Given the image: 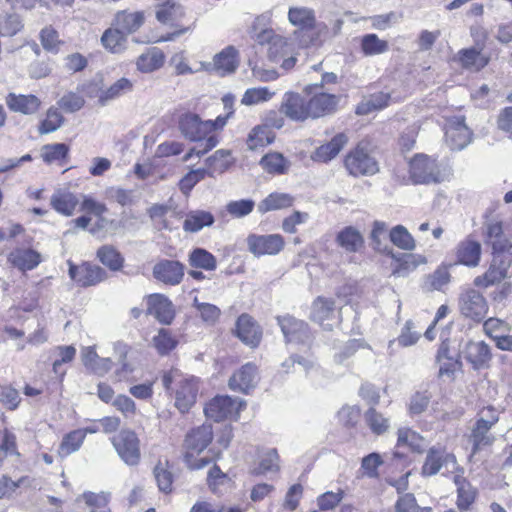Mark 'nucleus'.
<instances>
[{
    "instance_id": "obj_38",
    "label": "nucleus",
    "mask_w": 512,
    "mask_h": 512,
    "mask_svg": "<svg viewBox=\"0 0 512 512\" xmlns=\"http://www.w3.org/2000/svg\"><path fill=\"white\" fill-rule=\"evenodd\" d=\"M295 198L284 192H271L258 205V212L262 215L276 210L288 209L293 206Z\"/></svg>"
},
{
    "instance_id": "obj_55",
    "label": "nucleus",
    "mask_w": 512,
    "mask_h": 512,
    "mask_svg": "<svg viewBox=\"0 0 512 512\" xmlns=\"http://www.w3.org/2000/svg\"><path fill=\"white\" fill-rule=\"evenodd\" d=\"M70 147L65 143L46 144L42 147L41 158L46 164H65L69 159Z\"/></svg>"
},
{
    "instance_id": "obj_22",
    "label": "nucleus",
    "mask_w": 512,
    "mask_h": 512,
    "mask_svg": "<svg viewBox=\"0 0 512 512\" xmlns=\"http://www.w3.org/2000/svg\"><path fill=\"white\" fill-rule=\"evenodd\" d=\"M329 33V28L325 23H316L311 28L295 29L293 38L299 48L309 49L321 47Z\"/></svg>"
},
{
    "instance_id": "obj_48",
    "label": "nucleus",
    "mask_w": 512,
    "mask_h": 512,
    "mask_svg": "<svg viewBox=\"0 0 512 512\" xmlns=\"http://www.w3.org/2000/svg\"><path fill=\"white\" fill-rule=\"evenodd\" d=\"M275 140V133L262 124L254 126L246 138V145L250 150L265 148Z\"/></svg>"
},
{
    "instance_id": "obj_35",
    "label": "nucleus",
    "mask_w": 512,
    "mask_h": 512,
    "mask_svg": "<svg viewBox=\"0 0 512 512\" xmlns=\"http://www.w3.org/2000/svg\"><path fill=\"white\" fill-rule=\"evenodd\" d=\"M206 484L209 490L216 495L222 494L224 491L235 486L232 477L228 473L223 472L216 462H213V466L207 472Z\"/></svg>"
},
{
    "instance_id": "obj_57",
    "label": "nucleus",
    "mask_w": 512,
    "mask_h": 512,
    "mask_svg": "<svg viewBox=\"0 0 512 512\" xmlns=\"http://www.w3.org/2000/svg\"><path fill=\"white\" fill-rule=\"evenodd\" d=\"M389 239L397 248L404 251H412L416 248V240L403 225H396L389 231Z\"/></svg>"
},
{
    "instance_id": "obj_59",
    "label": "nucleus",
    "mask_w": 512,
    "mask_h": 512,
    "mask_svg": "<svg viewBox=\"0 0 512 512\" xmlns=\"http://www.w3.org/2000/svg\"><path fill=\"white\" fill-rule=\"evenodd\" d=\"M423 437L408 427H401L397 430L396 447H408L413 452H421Z\"/></svg>"
},
{
    "instance_id": "obj_1",
    "label": "nucleus",
    "mask_w": 512,
    "mask_h": 512,
    "mask_svg": "<svg viewBox=\"0 0 512 512\" xmlns=\"http://www.w3.org/2000/svg\"><path fill=\"white\" fill-rule=\"evenodd\" d=\"M339 102V95L323 92L321 85H308L302 93L286 92L279 109L265 113L262 125L272 130L283 128L285 118L295 123L325 118L338 110Z\"/></svg>"
},
{
    "instance_id": "obj_40",
    "label": "nucleus",
    "mask_w": 512,
    "mask_h": 512,
    "mask_svg": "<svg viewBox=\"0 0 512 512\" xmlns=\"http://www.w3.org/2000/svg\"><path fill=\"white\" fill-rule=\"evenodd\" d=\"M205 163L206 175L214 177L229 170L234 164V159L230 151L220 149L208 157Z\"/></svg>"
},
{
    "instance_id": "obj_51",
    "label": "nucleus",
    "mask_w": 512,
    "mask_h": 512,
    "mask_svg": "<svg viewBox=\"0 0 512 512\" xmlns=\"http://www.w3.org/2000/svg\"><path fill=\"white\" fill-rule=\"evenodd\" d=\"M278 323L287 342L300 339L301 334L305 333L308 328L305 322L290 315L279 317Z\"/></svg>"
},
{
    "instance_id": "obj_39",
    "label": "nucleus",
    "mask_w": 512,
    "mask_h": 512,
    "mask_svg": "<svg viewBox=\"0 0 512 512\" xmlns=\"http://www.w3.org/2000/svg\"><path fill=\"white\" fill-rule=\"evenodd\" d=\"M259 165L269 175H284L290 169V161L280 152L270 151L264 154Z\"/></svg>"
},
{
    "instance_id": "obj_45",
    "label": "nucleus",
    "mask_w": 512,
    "mask_h": 512,
    "mask_svg": "<svg viewBox=\"0 0 512 512\" xmlns=\"http://www.w3.org/2000/svg\"><path fill=\"white\" fill-rule=\"evenodd\" d=\"M391 103V94L388 92H375L363 99L356 107L358 115H367L374 111L382 110Z\"/></svg>"
},
{
    "instance_id": "obj_37",
    "label": "nucleus",
    "mask_w": 512,
    "mask_h": 512,
    "mask_svg": "<svg viewBox=\"0 0 512 512\" xmlns=\"http://www.w3.org/2000/svg\"><path fill=\"white\" fill-rule=\"evenodd\" d=\"M50 204L57 213L69 217L74 214L80 201L75 193L58 190L51 196Z\"/></svg>"
},
{
    "instance_id": "obj_5",
    "label": "nucleus",
    "mask_w": 512,
    "mask_h": 512,
    "mask_svg": "<svg viewBox=\"0 0 512 512\" xmlns=\"http://www.w3.org/2000/svg\"><path fill=\"white\" fill-rule=\"evenodd\" d=\"M155 17L158 22L173 28V31L159 37L148 39L147 43H161L173 41L189 31V27L182 23L185 17L184 8L175 0H164L156 6Z\"/></svg>"
},
{
    "instance_id": "obj_14",
    "label": "nucleus",
    "mask_w": 512,
    "mask_h": 512,
    "mask_svg": "<svg viewBox=\"0 0 512 512\" xmlns=\"http://www.w3.org/2000/svg\"><path fill=\"white\" fill-rule=\"evenodd\" d=\"M231 332L233 336L251 349H257L263 340L262 326L248 313H242L237 317Z\"/></svg>"
},
{
    "instance_id": "obj_24",
    "label": "nucleus",
    "mask_w": 512,
    "mask_h": 512,
    "mask_svg": "<svg viewBox=\"0 0 512 512\" xmlns=\"http://www.w3.org/2000/svg\"><path fill=\"white\" fill-rule=\"evenodd\" d=\"M198 382L195 378H181L174 391L175 406L181 413L188 412L196 403Z\"/></svg>"
},
{
    "instance_id": "obj_2",
    "label": "nucleus",
    "mask_w": 512,
    "mask_h": 512,
    "mask_svg": "<svg viewBox=\"0 0 512 512\" xmlns=\"http://www.w3.org/2000/svg\"><path fill=\"white\" fill-rule=\"evenodd\" d=\"M222 102L226 113L217 116L214 120H202L198 114L191 111H183L177 115L176 122L182 136L191 142L198 143L197 147H192L184 155V162L193 156L201 157L207 154L219 144L221 132L235 113L232 95H224Z\"/></svg>"
},
{
    "instance_id": "obj_56",
    "label": "nucleus",
    "mask_w": 512,
    "mask_h": 512,
    "mask_svg": "<svg viewBox=\"0 0 512 512\" xmlns=\"http://www.w3.org/2000/svg\"><path fill=\"white\" fill-rule=\"evenodd\" d=\"M39 40L43 49L53 54H58L65 44V41L60 38L59 32L52 25H47L40 30Z\"/></svg>"
},
{
    "instance_id": "obj_43",
    "label": "nucleus",
    "mask_w": 512,
    "mask_h": 512,
    "mask_svg": "<svg viewBox=\"0 0 512 512\" xmlns=\"http://www.w3.org/2000/svg\"><path fill=\"white\" fill-rule=\"evenodd\" d=\"M336 242L345 251L350 253L362 250L365 243L361 233L352 226H347L339 231L336 236Z\"/></svg>"
},
{
    "instance_id": "obj_64",
    "label": "nucleus",
    "mask_w": 512,
    "mask_h": 512,
    "mask_svg": "<svg viewBox=\"0 0 512 512\" xmlns=\"http://www.w3.org/2000/svg\"><path fill=\"white\" fill-rule=\"evenodd\" d=\"M274 94L267 87L249 88L243 94L241 103L246 106L256 105L271 100Z\"/></svg>"
},
{
    "instance_id": "obj_11",
    "label": "nucleus",
    "mask_w": 512,
    "mask_h": 512,
    "mask_svg": "<svg viewBox=\"0 0 512 512\" xmlns=\"http://www.w3.org/2000/svg\"><path fill=\"white\" fill-rule=\"evenodd\" d=\"M310 320L330 331L342 322V306L333 298L318 296L312 302Z\"/></svg>"
},
{
    "instance_id": "obj_20",
    "label": "nucleus",
    "mask_w": 512,
    "mask_h": 512,
    "mask_svg": "<svg viewBox=\"0 0 512 512\" xmlns=\"http://www.w3.org/2000/svg\"><path fill=\"white\" fill-rule=\"evenodd\" d=\"M152 273L158 282L167 286H176L184 278L185 266L177 260L162 259L154 265Z\"/></svg>"
},
{
    "instance_id": "obj_60",
    "label": "nucleus",
    "mask_w": 512,
    "mask_h": 512,
    "mask_svg": "<svg viewBox=\"0 0 512 512\" xmlns=\"http://www.w3.org/2000/svg\"><path fill=\"white\" fill-rule=\"evenodd\" d=\"M361 52L365 56L383 54L388 51L389 44L386 40L380 39L376 34H365L360 41Z\"/></svg>"
},
{
    "instance_id": "obj_6",
    "label": "nucleus",
    "mask_w": 512,
    "mask_h": 512,
    "mask_svg": "<svg viewBox=\"0 0 512 512\" xmlns=\"http://www.w3.org/2000/svg\"><path fill=\"white\" fill-rule=\"evenodd\" d=\"M498 421L499 413L491 405L483 407L478 412L476 421L469 435L473 454L490 447L494 443L495 437L490 431Z\"/></svg>"
},
{
    "instance_id": "obj_19",
    "label": "nucleus",
    "mask_w": 512,
    "mask_h": 512,
    "mask_svg": "<svg viewBox=\"0 0 512 512\" xmlns=\"http://www.w3.org/2000/svg\"><path fill=\"white\" fill-rule=\"evenodd\" d=\"M69 264V276L80 287H90L104 281L107 274L103 268L90 262H82L76 265Z\"/></svg>"
},
{
    "instance_id": "obj_29",
    "label": "nucleus",
    "mask_w": 512,
    "mask_h": 512,
    "mask_svg": "<svg viewBox=\"0 0 512 512\" xmlns=\"http://www.w3.org/2000/svg\"><path fill=\"white\" fill-rule=\"evenodd\" d=\"M392 258L391 275L394 277L407 276L420 265L426 264L427 259L424 255L413 253L395 254L389 253Z\"/></svg>"
},
{
    "instance_id": "obj_8",
    "label": "nucleus",
    "mask_w": 512,
    "mask_h": 512,
    "mask_svg": "<svg viewBox=\"0 0 512 512\" xmlns=\"http://www.w3.org/2000/svg\"><path fill=\"white\" fill-rule=\"evenodd\" d=\"M408 175L413 184L439 183L442 180L441 166L437 159L417 153L408 161Z\"/></svg>"
},
{
    "instance_id": "obj_52",
    "label": "nucleus",
    "mask_w": 512,
    "mask_h": 512,
    "mask_svg": "<svg viewBox=\"0 0 512 512\" xmlns=\"http://www.w3.org/2000/svg\"><path fill=\"white\" fill-rule=\"evenodd\" d=\"M188 262L195 269L214 271L217 268L216 257L204 248H194L189 253Z\"/></svg>"
},
{
    "instance_id": "obj_50",
    "label": "nucleus",
    "mask_w": 512,
    "mask_h": 512,
    "mask_svg": "<svg viewBox=\"0 0 512 512\" xmlns=\"http://www.w3.org/2000/svg\"><path fill=\"white\" fill-rule=\"evenodd\" d=\"M153 474L159 490L165 494L173 492L174 475L171 471V464L168 459L159 460L153 469Z\"/></svg>"
},
{
    "instance_id": "obj_36",
    "label": "nucleus",
    "mask_w": 512,
    "mask_h": 512,
    "mask_svg": "<svg viewBox=\"0 0 512 512\" xmlns=\"http://www.w3.org/2000/svg\"><path fill=\"white\" fill-rule=\"evenodd\" d=\"M436 361L439 364V375L452 377L461 368L459 359L450 353L449 340H443L438 348Z\"/></svg>"
},
{
    "instance_id": "obj_41",
    "label": "nucleus",
    "mask_w": 512,
    "mask_h": 512,
    "mask_svg": "<svg viewBox=\"0 0 512 512\" xmlns=\"http://www.w3.org/2000/svg\"><path fill=\"white\" fill-rule=\"evenodd\" d=\"M103 47L113 54H119L126 49L127 34L112 24L101 36Z\"/></svg>"
},
{
    "instance_id": "obj_62",
    "label": "nucleus",
    "mask_w": 512,
    "mask_h": 512,
    "mask_svg": "<svg viewBox=\"0 0 512 512\" xmlns=\"http://www.w3.org/2000/svg\"><path fill=\"white\" fill-rule=\"evenodd\" d=\"M63 122L64 117L61 112L55 107H50L38 125V132L41 135L52 133L60 128Z\"/></svg>"
},
{
    "instance_id": "obj_46",
    "label": "nucleus",
    "mask_w": 512,
    "mask_h": 512,
    "mask_svg": "<svg viewBox=\"0 0 512 512\" xmlns=\"http://www.w3.org/2000/svg\"><path fill=\"white\" fill-rule=\"evenodd\" d=\"M133 88V82L128 78L122 77L106 89H103L99 92L98 102L101 105H106L108 102L120 98L123 95L131 92Z\"/></svg>"
},
{
    "instance_id": "obj_42",
    "label": "nucleus",
    "mask_w": 512,
    "mask_h": 512,
    "mask_svg": "<svg viewBox=\"0 0 512 512\" xmlns=\"http://www.w3.org/2000/svg\"><path fill=\"white\" fill-rule=\"evenodd\" d=\"M214 68L222 75L232 73L239 64V53L234 46H227L214 56Z\"/></svg>"
},
{
    "instance_id": "obj_44",
    "label": "nucleus",
    "mask_w": 512,
    "mask_h": 512,
    "mask_svg": "<svg viewBox=\"0 0 512 512\" xmlns=\"http://www.w3.org/2000/svg\"><path fill=\"white\" fill-rule=\"evenodd\" d=\"M88 432L93 431L88 429H75L65 434L57 451L59 457L65 458L79 450Z\"/></svg>"
},
{
    "instance_id": "obj_31",
    "label": "nucleus",
    "mask_w": 512,
    "mask_h": 512,
    "mask_svg": "<svg viewBox=\"0 0 512 512\" xmlns=\"http://www.w3.org/2000/svg\"><path fill=\"white\" fill-rule=\"evenodd\" d=\"M463 353L475 370L487 368L492 359L491 349L484 341H468Z\"/></svg>"
},
{
    "instance_id": "obj_54",
    "label": "nucleus",
    "mask_w": 512,
    "mask_h": 512,
    "mask_svg": "<svg viewBox=\"0 0 512 512\" xmlns=\"http://www.w3.org/2000/svg\"><path fill=\"white\" fill-rule=\"evenodd\" d=\"M98 260L109 270L119 271L123 268L124 258L112 245H103L96 252Z\"/></svg>"
},
{
    "instance_id": "obj_25",
    "label": "nucleus",
    "mask_w": 512,
    "mask_h": 512,
    "mask_svg": "<svg viewBox=\"0 0 512 512\" xmlns=\"http://www.w3.org/2000/svg\"><path fill=\"white\" fill-rule=\"evenodd\" d=\"M454 454L447 451L444 445H435L428 449L425 461L421 467V474L430 477L437 474L444 464L455 462Z\"/></svg>"
},
{
    "instance_id": "obj_28",
    "label": "nucleus",
    "mask_w": 512,
    "mask_h": 512,
    "mask_svg": "<svg viewBox=\"0 0 512 512\" xmlns=\"http://www.w3.org/2000/svg\"><path fill=\"white\" fill-rule=\"evenodd\" d=\"M5 102L10 111L23 115L36 114L42 107L41 99L34 94H16L11 92L5 97Z\"/></svg>"
},
{
    "instance_id": "obj_53",
    "label": "nucleus",
    "mask_w": 512,
    "mask_h": 512,
    "mask_svg": "<svg viewBox=\"0 0 512 512\" xmlns=\"http://www.w3.org/2000/svg\"><path fill=\"white\" fill-rule=\"evenodd\" d=\"M486 243L492 247V253L506 254L508 241L504 236L502 224L490 223L486 230Z\"/></svg>"
},
{
    "instance_id": "obj_15",
    "label": "nucleus",
    "mask_w": 512,
    "mask_h": 512,
    "mask_svg": "<svg viewBox=\"0 0 512 512\" xmlns=\"http://www.w3.org/2000/svg\"><path fill=\"white\" fill-rule=\"evenodd\" d=\"M119 457L130 466H136L141 459L140 440L130 429H122L111 438Z\"/></svg>"
},
{
    "instance_id": "obj_26",
    "label": "nucleus",
    "mask_w": 512,
    "mask_h": 512,
    "mask_svg": "<svg viewBox=\"0 0 512 512\" xmlns=\"http://www.w3.org/2000/svg\"><path fill=\"white\" fill-rule=\"evenodd\" d=\"M454 484L456 486V508L459 512L472 511L479 497L478 489L462 476H455Z\"/></svg>"
},
{
    "instance_id": "obj_7",
    "label": "nucleus",
    "mask_w": 512,
    "mask_h": 512,
    "mask_svg": "<svg viewBox=\"0 0 512 512\" xmlns=\"http://www.w3.org/2000/svg\"><path fill=\"white\" fill-rule=\"evenodd\" d=\"M252 29L253 34L251 37L254 41L253 48L255 51L263 52L265 50L270 62H279L288 47V39L276 33L273 28H264L258 31L254 25Z\"/></svg>"
},
{
    "instance_id": "obj_33",
    "label": "nucleus",
    "mask_w": 512,
    "mask_h": 512,
    "mask_svg": "<svg viewBox=\"0 0 512 512\" xmlns=\"http://www.w3.org/2000/svg\"><path fill=\"white\" fill-rule=\"evenodd\" d=\"M166 56L158 47L147 48L136 59V68L141 73H152L159 70L165 64Z\"/></svg>"
},
{
    "instance_id": "obj_30",
    "label": "nucleus",
    "mask_w": 512,
    "mask_h": 512,
    "mask_svg": "<svg viewBox=\"0 0 512 512\" xmlns=\"http://www.w3.org/2000/svg\"><path fill=\"white\" fill-rule=\"evenodd\" d=\"M348 141L349 138L346 133H337L330 141L318 146L311 154V159L318 163H328L341 152Z\"/></svg>"
},
{
    "instance_id": "obj_49",
    "label": "nucleus",
    "mask_w": 512,
    "mask_h": 512,
    "mask_svg": "<svg viewBox=\"0 0 512 512\" xmlns=\"http://www.w3.org/2000/svg\"><path fill=\"white\" fill-rule=\"evenodd\" d=\"M215 219L211 212L204 210H195L187 213L183 222V229L189 233H195L213 225Z\"/></svg>"
},
{
    "instance_id": "obj_34",
    "label": "nucleus",
    "mask_w": 512,
    "mask_h": 512,
    "mask_svg": "<svg viewBox=\"0 0 512 512\" xmlns=\"http://www.w3.org/2000/svg\"><path fill=\"white\" fill-rule=\"evenodd\" d=\"M41 260L40 253L30 248H16L8 255L9 263L21 271L36 268Z\"/></svg>"
},
{
    "instance_id": "obj_58",
    "label": "nucleus",
    "mask_w": 512,
    "mask_h": 512,
    "mask_svg": "<svg viewBox=\"0 0 512 512\" xmlns=\"http://www.w3.org/2000/svg\"><path fill=\"white\" fill-rule=\"evenodd\" d=\"M364 420L370 431L376 436L383 435L389 430V419L384 417L375 407L366 410Z\"/></svg>"
},
{
    "instance_id": "obj_16",
    "label": "nucleus",
    "mask_w": 512,
    "mask_h": 512,
    "mask_svg": "<svg viewBox=\"0 0 512 512\" xmlns=\"http://www.w3.org/2000/svg\"><path fill=\"white\" fill-rule=\"evenodd\" d=\"M444 133L446 142L453 150L463 149L472 139V132L466 125L464 116L446 118Z\"/></svg>"
},
{
    "instance_id": "obj_3",
    "label": "nucleus",
    "mask_w": 512,
    "mask_h": 512,
    "mask_svg": "<svg viewBox=\"0 0 512 512\" xmlns=\"http://www.w3.org/2000/svg\"><path fill=\"white\" fill-rule=\"evenodd\" d=\"M215 438L211 423L190 428L182 442V460L189 470L197 471L221 459L233 438V428L225 425L217 435L218 447H211Z\"/></svg>"
},
{
    "instance_id": "obj_47",
    "label": "nucleus",
    "mask_w": 512,
    "mask_h": 512,
    "mask_svg": "<svg viewBox=\"0 0 512 512\" xmlns=\"http://www.w3.org/2000/svg\"><path fill=\"white\" fill-rule=\"evenodd\" d=\"M288 21L296 29L311 28L318 23L315 11L312 8L293 6L288 10Z\"/></svg>"
},
{
    "instance_id": "obj_4",
    "label": "nucleus",
    "mask_w": 512,
    "mask_h": 512,
    "mask_svg": "<svg viewBox=\"0 0 512 512\" xmlns=\"http://www.w3.org/2000/svg\"><path fill=\"white\" fill-rule=\"evenodd\" d=\"M343 167L348 175L372 177L380 172V163L375 155V146L370 139L364 138L350 148L343 157Z\"/></svg>"
},
{
    "instance_id": "obj_23",
    "label": "nucleus",
    "mask_w": 512,
    "mask_h": 512,
    "mask_svg": "<svg viewBox=\"0 0 512 512\" xmlns=\"http://www.w3.org/2000/svg\"><path fill=\"white\" fill-rule=\"evenodd\" d=\"M481 255V243L471 235L461 240L455 248L456 264L469 268H475L480 264Z\"/></svg>"
},
{
    "instance_id": "obj_27",
    "label": "nucleus",
    "mask_w": 512,
    "mask_h": 512,
    "mask_svg": "<svg viewBox=\"0 0 512 512\" xmlns=\"http://www.w3.org/2000/svg\"><path fill=\"white\" fill-rule=\"evenodd\" d=\"M455 61L462 69L479 72L490 62V56L483 52L482 47L464 48L458 51Z\"/></svg>"
},
{
    "instance_id": "obj_17",
    "label": "nucleus",
    "mask_w": 512,
    "mask_h": 512,
    "mask_svg": "<svg viewBox=\"0 0 512 512\" xmlns=\"http://www.w3.org/2000/svg\"><path fill=\"white\" fill-rule=\"evenodd\" d=\"M249 251L257 256L277 255L285 247V239L281 234H250L247 237Z\"/></svg>"
},
{
    "instance_id": "obj_13",
    "label": "nucleus",
    "mask_w": 512,
    "mask_h": 512,
    "mask_svg": "<svg viewBox=\"0 0 512 512\" xmlns=\"http://www.w3.org/2000/svg\"><path fill=\"white\" fill-rule=\"evenodd\" d=\"M245 407L242 400L233 399L227 395H218L206 403L204 407L205 415L214 421L237 420L240 411Z\"/></svg>"
},
{
    "instance_id": "obj_18",
    "label": "nucleus",
    "mask_w": 512,
    "mask_h": 512,
    "mask_svg": "<svg viewBox=\"0 0 512 512\" xmlns=\"http://www.w3.org/2000/svg\"><path fill=\"white\" fill-rule=\"evenodd\" d=\"M146 315L153 316L159 323L169 325L175 318L172 301L162 293H152L144 297Z\"/></svg>"
},
{
    "instance_id": "obj_61",
    "label": "nucleus",
    "mask_w": 512,
    "mask_h": 512,
    "mask_svg": "<svg viewBox=\"0 0 512 512\" xmlns=\"http://www.w3.org/2000/svg\"><path fill=\"white\" fill-rule=\"evenodd\" d=\"M153 345L161 356L168 355L178 345V340L168 329L161 328L153 337Z\"/></svg>"
},
{
    "instance_id": "obj_21",
    "label": "nucleus",
    "mask_w": 512,
    "mask_h": 512,
    "mask_svg": "<svg viewBox=\"0 0 512 512\" xmlns=\"http://www.w3.org/2000/svg\"><path fill=\"white\" fill-rule=\"evenodd\" d=\"M259 380L258 367L255 363L248 362L236 370L228 381L231 390L248 394L255 388Z\"/></svg>"
},
{
    "instance_id": "obj_9",
    "label": "nucleus",
    "mask_w": 512,
    "mask_h": 512,
    "mask_svg": "<svg viewBox=\"0 0 512 512\" xmlns=\"http://www.w3.org/2000/svg\"><path fill=\"white\" fill-rule=\"evenodd\" d=\"M460 315L470 324L478 325L484 321L489 304L486 297L477 289L468 288L458 298Z\"/></svg>"
},
{
    "instance_id": "obj_10",
    "label": "nucleus",
    "mask_w": 512,
    "mask_h": 512,
    "mask_svg": "<svg viewBox=\"0 0 512 512\" xmlns=\"http://www.w3.org/2000/svg\"><path fill=\"white\" fill-rule=\"evenodd\" d=\"M80 210L85 214L74 220L77 227L89 229L91 233H96L105 228L107 224L105 214L108 212V207L105 203L98 201L90 195H84L80 202Z\"/></svg>"
},
{
    "instance_id": "obj_63",
    "label": "nucleus",
    "mask_w": 512,
    "mask_h": 512,
    "mask_svg": "<svg viewBox=\"0 0 512 512\" xmlns=\"http://www.w3.org/2000/svg\"><path fill=\"white\" fill-rule=\"evenodd\" d=\"M395 512H432L431 507H421L413 493H403L394 503Z\"/></svg>"
},
{
    "instance_id": "obj_32",
    "label": "nucleus",
    "mask_w": 512,
    "mask_h": 512,
    "mask_svg": "<svg viewBox=\"0 0 512 512\" xmlns=\"http://www.w3.org/2000/svg\"><path fill=\"white\" fill-rule=\"evenodd\" d=\"M146 22V13L143 10L131 11L123 9L116 12L113 25L123 30L127 35L136 33Z\"/></svg>"
},
{
    "instance_id": "obj_12",
    "label": "nucleus",
    "mask_w": 512,
    "mask_h": 512,
    "mask_svg": "<svg viewBox=\"0 0 512 512\" xmlns=\"http://www.w3.org/2000/svg\"><path fill=\"white\" fill-rule=\"evenodd\" d=\"M511 264L510 254L492 253V260L487 270L473 280V285L479 290L500 284L508 275Z\"/></svg>"
}]
</instances>
